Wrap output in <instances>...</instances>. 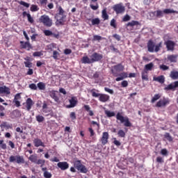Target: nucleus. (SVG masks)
I'll list each match as a JSON object with an SVG mask.
<instances>
[{"label":"nucleus","instance_id":"obj_1","mask_svg":"<svg viewBox=\"0 0 178 178\" xmlns=\"http://www.w3.org/2000/svg\"><path fill=\"white\" fill-rule=\"evenodd\" d=\"M90 92L92 94V97H94L95 98H99V101L100 102H108L109 99H111V96L106 94H102V93H97L95 92V89H92L90 90Z\"/></svg>","mask_w":178,"mask_h":178},{"label":"nucleus","instance_id":"obj_2","mask_svg":"<svg viewBox=\"0 0 178 178\" xmlns=\"http://www.w3.org/2000/svg\"><path fill=\"white\" fill-rule=\"evenodd\" d=\"M162 48V42H160L159 44L155 45V43L150 40L147 42V51L149 52H159Z\"/></svg>","mask_w":178,"mask_h":178},{"label":"nucleus","instance_id":"obj_3","mask_svg":"<svg viewBox=\"0 0 178 178\" xmlns=\"http://www.w3.org/2000/svg\"><path fill=\"white\" fill-rule=\"evenodd\" d=\"M117 120L120 121V123L124 124L125 127H131V122L127 116L124 117L120 113L116 114Z\"/></svg>","mask_w":178,"mask_h":178},{"label":"nucleus","instance_id":"obj_4","mask_svg":"<svg viewBox=\"0 0 178 178\" xmlns=\"http://www.w3.org/2000/svg\"><path fill=\"white\" fill-rule=\"evenodd\" d=\"M163 13H165V15H169L170 13H176L177 15H178V11L172 10L170 8H165L163 11L161 10H158L156 11L153 12L154 16L159 18L163 17Z\"/></svg>","mask_w":178,"mask_h":178},{"label":"nucleus","instance_id":"obj_5","mask_svg":"<svg viewBox=\"0 0 178 178\" xmlns=\"http://www.w3.org/2000/svg\"><path fill=\"white\" fill-rule=\"evenodd\" d=\"M40 23H42L44 26L46 27H51L52 26V19L49 18V16L47 15H43L40 16L39 19Z\"/></svg>","mask_w":178,"mask_h":178},{"label":"nucleus","instance_id":"obj_6","mask_svg":"<svg viewBox=\"0 0 178 178\" xmlns=\"http://www.w3.org/2000/svg\"><path fill=\"white\" fill-rule=\"evenodd\" d=\"M125 26L127 30H129H129L131 31L133 30H138V29H140L138 27L141 26V24L138 21L132 20L128 22L127 24H125Z\"/></svg>","mask_w":178,"mask_h":178},{"label":"nucleus","instance_id":"obj_7","mask_svg":"<svg viewBox=\"0 0 178 178\" xmlns=\"http://www.w3.org/2000/svg\"><path fill=\"white\" fill-rule=\"evenodd\" d=\"M74 168L77 169V170L80 171V173H87L88 170L86 167V165L81 163V161L77 160L74 163Z\"/></svg>","mask_w":178,"mask_h":178},{"label":"nucleus","instance_id":"obj_8","mask_svg":"<svg viewBox=\"0 0 178 178\" xmlns=\"http://www.w3.org/2000/svg\"><path fill=\"white\" fill-rule=\"evenodd\" d=\"M112 8L113 10L115 12L116 15L124 13V10H126V8L123 5V3L115 4Z\"/></svg>","mask_w":178,"mask_h":178},{"label":"nucleus","instance_id":"obj_9","mask_svg":"<svg viewBox=\"0 0 178 178\" xmlns=\"http://www.w3.org/2000/svg\"><path fill=\"white\" fill-rule=\"evenodd\" d=\"M9 162H10L11 163L16 162V163H18V165H20V163H24V157L20 155H16V156L12 155L9 158Z\"/></svg>","mask_w":178,"mask_h":178},{"label":"nucleus","instance_id":"obj_10","mask_svg":"<svg viewBox=\"0 0 178 178\" xmlns=\"http://www.w3.org/2000/svg\"><path fill=\"white\" fill-rule=\"evenodd\" d=\"M170 104L169 98H163L160 99L156 104V108H165L167 105Z\"/></svg>","mask_w":178,"mask_h":178},{"label":"nucleus","instance_id":"obj_11","mask_svg":"<svg viewBox=\"0 0 178 178\" xmlns=\"http://www.w3.org/2000/svg\"><path fill=\"white\" fill-rule=\"evenodd\" d=\"M164 45H165L167 51L173 52L175 51V47H176V42L173 40H168L164 42Z\"/></svg>","mask_w":178,"mask_h":178},{"label":"nucleus","instance_id":"obj_12","mask_svg":"<svg viewBox=\"0 0 178 178\" xmlns=\"http://www.w3.org/2000/svg\"><path fill=\"white\" fill-rule=\"evenodd\" d=\"M92 63H94L95 62H99V60H102V58H104V56L101 54L94 52L91 56Z\"/></svg>","mask_w":178,"mask_h":178},{"label":"nucleus","instance_id":"obj_13","mask_svg":"<svg viewBox=\"0 0 178 178\" xmlns=\"http://www.w3.org/2000/svg\"><path fill=\"white\" fill-rule=\"evenodd\" d=\"M70 104L65 106V108L67 109H70L72 108H74L77 105V97H72L71 99H69Z\"/></svg>","mask_w":178,"mask_h":178},{"label":"nucleus","instance_id":"obj_14","mask_svg":"<svg viewBox=\"0 0 178 178\" xmlns=\"http://www.w3.org/2000/svg\"><path fill=\"white\" fill-rule=\"evenodd\" d=\"M23 105H25V108L26 111H30L31 110V108H33V106L34 105V102L31 98H28L26 100L25 103H23Z\"/></svg>","mask_w":178,"mask_h":178},{"label":"nucleus","instance_id":"obj_15","mask_svg":"<svg viewBox=\"0 0 178 178\" xmlns=\"http://www.w3.org/2000/svg\"><path fill=\"white\" fill-rule=\"evenodd\" d=\"M109 140V134L108 132H103L102 138H100V142L102 145H106Z\"/></svg>","mask_w":178,"mask_h":178},{"label":"nucleus","instance_id":"obj_16","mask_svg":"<svg viewBox=\"0 0 178 178\" xmlns=\"http://www.w3.org/2000/svg\"><path fill=\"white\" fill-rule=\"evenodd\" d=\"M19 99H22V93H17L15 95L14 99L13 101V104H15L17 108H19V106H21L20 102L19 101Z\"/></svg>","mask_w":178,"mask_h":178},{"label":"nucleus","instance_id":"obj_17","mask_svg":"<svg viewBox=\"0 0 178 178\" xmlns=\"http://www.w3.org/2000/svg\"><path fill=\"white\" fill-rule=\"evenodd\" d=\"M55 19H56V22L58 24H60L61 26H63L65 24V19H66V15H55Z\"/></svg>","mask_w":178,"mask_h":178},{"label":"nucleus","instance_id":"obj_18","mask_svg":"<svg viewBox=\"0 0 178 178\" xmlns=\"http://www.w3.org/2000/svg\"><path fill=\"white\" fill-rule=\"evenodd\" d=\"M59 94L58 91L56 90H51L49 92V96L52 99L55 101V102H59Z\"/></svg>","mask_w":178,"mask_h":178},{"label":"nucleus","instance_id":"obj_19","mask_svg":"<svg viewBox=\"0 0 178 178\" xmlns=\"http://www.w3.org/2000/svg\"><path fill=\"white\" fill-rule=\"evenodd\" d=\"M58 168L60 169V170H67V168H69V164L66 161L63 162H58L57 163Z\"/></svg>","mask_w":178,"mask_h":178},{"label":"nucleus","instance_id":"obj_20","mask_svg":"<svg viewBox=\"0 0 178 178\" xmlns=\"http://www.w3.org/2000/svg\"><path fill=\"white\" fill-rule=\"evenodd\" d=\"M176 88H178V81H175L173 83H170L165 88V90L175 91Z\"/></svg>","mask_w":178,"mask_h":178},{"label":"nucleus","instance_id":"obj_21","mask_svg":"<svg viewBox=\"0 0 178 178\" xmlns=\"http://www.w3.org/2000/svg\"><path fill=\"white\" fill-rule=\"evenodd\" d=\"M21 44V48L22 49H27V51H30L31 49V44H30L29 42H20Z\"/></svg>","mask_w":178,"mask_h":178},{"label":"nucleus","instance_id":"obj_22","mask_svg":"<svg viewBox=\"0 0 178 178\" xmlns=\"http://www.w3.org/2000/svg\"><path fill=\"white\" fill-rule=\"evenodd\" d=\"M0 94H10V88L6 87V86H0Z\"/></svg>","mask_w":178,"mask_h":178},{"label":"nucleus","instance_id":"obj_23","mask_svg":"<svg viewBox=\"0 0 178 178\" xmlns=\"http://www.w3.org/2000/svg\"><path fill=\"white\" fill-rule=\"evenodd\" d=\"M118 76H120L117 77L115 81H122V80H124V79H127V77H129V74H127V72H122L119 74Z\"/></svg>","mask_w":178,"mask_h":178},{"label":"nucleus","instance_id":"obj_24","mask_svg":"<svg viewBox=\"0 0 178 178\" xmlns=\"http://www.w3.org/2000/svg\"><path fill=\"white\" fill-rule=\"evenodd\" d=\"M33 144L35 147H45V145L44 144L43 141L41 140L40 138H35L33 140Z\"/></svg>","mask_w":178,"mask_h":178},{"label":"nucleus","instance_id":"obj_25","mask_svg":"<svg viewBox=\"0 0 178 178\" xmlns=\"http://www.w3.org/2000/svg\"><path fill=\"white\" fill-rule=\"evenodd\" d=\"M167 59L169 60V62H170V63H176V62H177V55H168Z\"/></svg>","mask_w":178,"mask_h":178},{"label":"nucleus","instance_id":"obj_26","mask_svg":"<svg viewBox=\"0 0 178 178\" xmlns=\"http://www.w3.org/2000/svg\"><path fill=\"white\" fill-rule=\"evenodd\" d=\"M154 81H158V83H161V84H163L165 83V76L163 75H161L159 76H154L153 77Z\"/></svg>","mask_w":178,"mask_h":178},{"label":"nucleus","instance_id":"obj_27","mask_svg":"<svg viewBox=\"0 0 178 178\" xmlns=\"http://www.w3.org/2000/svg\"><path fill=\"white\" fill-rule=\"evenodd\" d=\"M83 108L86 112H88L89 116H94V111L91 110L90 105L84 104Z\"/></svg>","mask_w":178,"mask_h":178},{"label":"nucleus","instance_id":"obj_28","mask_svg":"<svg viewBox=\"0 0 178 178\" xmlns=\"http://www.w3.org/2000/svg\"><path fill=\"white\" fill-rule=\"evenodd\" d=\"M81 62L82 63H84L85 65L87 64V63L88 65H90V63H92V61L91 58L90 59V58H88V56H83L81 58Z\"/></svg>","mask_w":178,"mask_h":178},{"label":"nucleus","instance_id":"obj_29","mask_svg":"<svg viewBox=\"0 0 178 178\" xmlns=\"http://www.w3.org/2000/svg\"><path fill=\"white\" fill-rule=\"evenodd\" d=\"M113 69L116 72H123L124 70V66H123V65L120 63L117 65H114Z\"/></svg>","mask_w":178,"mask_h":178},{"label":"nucleus","instance_id":"obj_30","mask_svg":"<svg viewBox=\"0 0 178 178\" xmlns=\"http://www.w3.org/2000/svg\"><path fill=\"white\" fill-rule=\"evenodd\" d=\"M11 115H12L13 118H20V116H22V113L19 110H14L12 112Z\"/></svg>","mask_w":178,"mask_h":178},{"label":"nucleus","instance_id":"obj_31","mask_svg":"<svg viewBox=\"0 0 178 178\" xmlns=\"http://www.w3.org/2000/svg\"><path fill=\"white\" fill-rule=\"evenodd\" d=\"M102 17L104 20H108L109 19V15L106 12V8H104L102 11Z\"/></svg>","mask_w":178,"mask_h":178},{"label":"nucleus","instance_id":"obj_32","mask_svg":"<svg viewBox=\"0 0 178 178\" xmlns=\"http://www.w3.org/2000/svg\"><path fill=\"white\" fill-rule=\"evenodd\" d=\"M170 77L172 79V80H177L178 79V72L177 71H172L170 74Z\"/></svg>","mask_w":178,"mask_h":178},{"label":"nucleus","instance_id":"obj_33","mask_svg":"<svg viewBox=\"0 0 178 178\" xmlns=\"http://www.w3.org/2000/svg\"><path fill=\"white\" fill-rule=\"evenodd\" d=\"M105 115L107 116V118H113V116H115L116 114L113 111H111L108 110H106L104 111Z\"/></svg>","mask_w":178,"mask_h":178},{"label":"nucleus","instance_id":"obj_34","mask_svg":"<svg viewBox=\"0 0 178 178\" xmlns=\"http://www.w3.org/2000/svg\"><path fill=\"white\" fill-rule=\"evenodd\" d=\"M142 80H145V81H148V71H143L142 73Z\"/></svg>","mask_w":178,"mask_h":178},{"label":"nucleus","instance_id":"obj_35","mask_svg":"<svg viewBox=\"0 0 178 178\" xmlns=\"http://www.w3.org/2000/svg\"><path fill=\"white\" fill-rule=\"evenodd\" d=\"M35 120L38 122V123H42V122L45 120V118L41 115H38L35 116Z\"/></svg>","mask_w":178,"mask_h":178},{"label":"nucleus","instance_id":"obj_36","mask_svg":"<svg viewBox=\"0 0 178 178\" xmlns=\"http://www.w3.org/2000/svg\"><path fill=\"white\" fill-rule=\"evenodd\" d=\"M153 67H154V63H149V64L145 65V70L146 72H148V70H152Z\"/></svg>","mask_w":178,"mask_h":178},{"label":"nucleus","instance_id":"obj_37","mask_svg":"<svg viewBox=\"0 0 178 178\" xmlns=\"http://www.w3.org/2000/svg\"><path fill=\"white\" fill-rule=\"evenodd\" d=\"M30 10L31 12H38V10H40V8H38V6L33 4L31 6Z\"/></svg>","mask_w":178,"mask_h":178},{"label":"nucleus","instance_id":"obj_38","mask_svg":"<svg viewBox=\"0 0 178 178\" xmlns=\"http://www.w3.org/2000/svg\"><path fill=\"white\" fill-rule=\"evenodd\" d=\"M118 137H120L121 138H124L126 137V133L123 129H120L118 132Z\"/></svg>","mask_w":178,"mask_h":178},{"label":"nucleus","instance_id":"obj_39","mask_svg":"<svg viewBox=\"0 0 178 178\" xmlns=\"http://www.w3.org/2000/svg\"><path fill=\"white\" fill-rule=\"evenodd\" d=\"M164 138H166V140L170 143H172V141H173V138L172 137V136H170V134L169 133H166L164 135Z\"/></svg>","mask_w":178,"mask_h":178},{"label":"nucleus","instance_id":"obj_40","mask_svg":"<svg viewBox=\"0 0 178 178\" xmlns=\"http://www.w3.org/2000/svg\"><path fill=\"white\" fill-rule=\"evenodd\" d=\"M159 98H161V95L159 94L154 95V96L152 97L151 100L152 104H154V102H156V101H158Z\"/></svg>","mask_w":178,"mask_h":178},{"label":"nucleus","instance_id":"obj_41","mask_svg":"<svg viewBox=\"0 0 178 178\" xmlns=\"http://www.w3.org/2000/svg\"><path fill=\"white\" fill-rule=\"evenodd\" d=\"M29 161H31V162H33V163H36L37 162V156L35 155H31L29 158Z\"/></svg>","mask_w":178,"mask_h":178},{"label":"nucleus","instance_id":"obj_42","mask_svg":"<svg viewBox=\"0 0 178 178\" xmlns=\"http://www.w3.org/2000/svg\"><path fill=\"white\" fill-rule=\"evenodd\" d=\"M36 165H40V168H42V166H44V165H45V160H42V159H38L36 160Z\"/></svg>","mask_w":178,"mask_h":178},{"label":"nucleus","instance_id":"obj_43","mask_svg":"<svg viewBox=\"0 0 178 178\" xmlns=\"http://www.w3.org/2000/svg\"><path fill=\"white\" fill-rule=\"evenodd\" d=\"M100 23H101V20H99V18H95L92 19V26L98 25Z\"/></svg>","mask_w":178,"mask_h":178},{"label":"nucleus","instance_id":"obj_44","mask_svg":"<svg viewBox=\"0 0 178 178\" xmlns=\"http://www.w3.org/2000/svg\"><path fill=\"white\" fill-rule=\"evenodd\" d=\"M160 154L161 155H163V156H168V155H169V152H168L167 149H162Z\"/></svg>","mask_w":178,"mask_h":178},{"label":"nucleus","instance_id":"obj_45","mask_svg":"<svg viewBox=\"0 0 178 178\" xmlns=\"http://www.w3.org/2000/svg\"><path fill=\"white\" fill-rule=\"evenodd\" d=\"M38 88H39V90H45V83H44L43 82H39L38 83Z\"/></svg>","mask_w":178,"mask_h":178},{"label":"nucleus","instance_id":"obj_46","mask_svg":"<svg viewBox=\"0 0 178 178\" xmlns=\"http://www.w3.org/2000/svg\"><path fill=\"white\" fill-rule=\"evenodd\" d=\"M101 40H103V38H102V36L98 35H93L92 41H101Z\"/></svg>","mask_w":178,"mask_h":178},{"label":"nucleus","instance_id":"obj_47","mask_svg":"<svg viewBox=\"0 0 178 178\" xmlns=\"http://www.w3.org/2000/svg\"><path fill=\"white\" fill-rule=\"evenodd\" d=\"M64 13H65V10H63V8H62L61 6H60L58 8V13L57 14H56V15L60 16V15H63Z\"/></svg>","mask_w":178,"mask_h":178},{"label":"nucleus","instance_id":"obj_48","mask_svg":"<svg viewBox=\"0 0 178 178\" xmlns=\"http://www.w3.org/2000/svg\"><path fill=\"white\" fill-rule=\"evenodd\" d=\"M59 52H58L57 51H53V58L54 59L58 60L59 59Z\"/></svg>","mask_w":178,"mask_h":178},{"label":"nucleus","instance_id":"obj_49","mask_svg":"<svg viewBox=\"0 0 178 178\" xmlns=\"http://www.w3.org/2000/svg\"><path fill=\"white\" fill-rule=\"evenodd\" d=\"M44 178H51L52 177V174L48 171H45L43 174Z\"/></svg>","mask_w":178,"mask_h":178},{"label":"nucleus","instance_id":"obj_50","mask_svg":"<svg viewBox=\"0 0 178 178\" xmlns=\"http://www.w3.org/2000/svg\"><path fill=\"white\" fill-rule=\"evenodd\" d=\"M131 17H130V15L127 14L122 18V22H129V20H131Z\"/></svg>","mask_w":178,"mask_h":178},{"label":"nucleus","instance_id":"obj_51","mask_svg":"<svg viewBox=\"0 0 178 178\" xmlns=\"http://www.w3.org/2000/svg\"><path fill=\"white\" fill-rule=\"evenodd\" d=\"M110 26H111V27H113V29H116V27H117L116 19H111V21L110 22Z\"/></svg>","mask_w":178,"mask_h":178},{"label":"nucleus","instance_id":"obj_52","mask_svg":"<svg viewBox=\"0 0 178 178\" xmlns=\"http://www.w3.org/2000/svg\"><path fill=\"white\" fill-rule=\"evenodd\" d=\"M156 161L157 162V163H163V162H165L163 158L161 156H157L156 159Z\"/></svg>","mask_w":178,"mask_h":178},{"label":"nucleus","instance_id":"obj_53","mask_svg":"<svg viewBox=\"0 0 178 178\" xmlns=\"http://www.w3.org/2000/svg\"><path fill=\"white\" fill-rule=\"evenodd\" d=\"M19 4L22 5V6H24L25 8H30V3L25 1H19Z\"/></svg>","mask_w":178,"mask_h":178},{"label":"nucleus","instance_id":"obj_54","mask_svg":"<svg viewBox=\"0 0 178 178\" xmlns=\"http://www.w3.org/2000/svg\"><path fill=\"white\" fill-rule=\"evenodd\" d=\"M0 148L6 149V143H3V140H0Z\"/></svg>","mask_w":178,"mask_h":178},{"label":"nucleus","instance_id":"obj_55","mask_svg":"<svg viewBox=\"0 0 178 178\" xmlns=\"http://www.w3.org/2000/svg\"><path fill=\"white\" fill-rule=\"evenodd\" d=\"M159 68L161 69V70H169V66L165 65H161L159 66Z\"/></svg>","mask_w":178,"mask_h":178},{"label":"nucleus","instance_id":"obj_56","mask_svg":"<svg viewBox=\"0 0 178 178\" xmlns=\"http://www.w3.org/2000/svg\"><path fill=\"white\" fill-rule=\"evenodd\" d=\"M128 86H129V82L127 81H122L121 82V87H122L123 88H125Z\"/></svg>","mask_w":178,"mask_h":178},{"label":"nucleus","instance_id":"obj_57","mask_svg":"<svg viewBox=\"0 0 178 178\" xmlns=\"http://www.w3.org/2000/svg\"><path fill=\"white\" fill-rule=\"evenodd\" d=\"M44 35H47V37H49V35H52L53 33L52 31L49 30H44Z\"/></svg>","mask_w":178,"mask_h":178},{"label":"nucleus","instance_id":"obj_58","mask_svg":"<svg viewBox=\"0 0 178 178\" xmlns=\"http://www.w3.org/2000/svg\"><path fill=\"white\" fill-rule=\"evenodd\" d=\"M24 63L25 65V67H32L33 66V63L30 61H24Z\"/></svg>","mask_w":178,"mask_h":178},{"label":"nucleus","instance_id":"obj_59","mask_svg":"<svg viewBox=\"0 0 178 178\" xmlns=\"http://www.w3.org/2000/svg\"><path fill=\"white\" fill-rule=\"evenodd\" d=\"M29 88H31V90H36L37 85H35V83L29 84Z\"/></svg>","mask_w":178,"mask_h":178},{"label":"nucleus","instance_id":"obj_60","mask_svg":"<svg viewBox=\"0 0 178 178\" xmlns=\"http://www.w3.org/2000/svg\"><path fill=\"white\" fill-rule=\"evenodd\" d=\"M104 91H106V92H108V94H111V95H113V93H114L113 90L110 89L108 88H104Z\"/></svg>","mask_w":178,"mask_h":178},{"label":"nucleus","instance_id":"obj_61","mask_svg":"<svg viewBox=\"0 0 178 178\" xmlns=\"http://www.w3.org/2000/svg\"><path fill=\"white\" fill-rule=\"evenodd\" d=\"M70 118H71L72 120H76V113L74 112L70 113Z\"/></svg>","mask_w":178,"mask_h":178},{"label":"nucleus","instance_id":"obj_62","mask_svg":"<svg viewBox=\"0 0 178 178\" xmlns=\"http://www.w3.org/2000/svg\"><path fill=\"white\" fill-rule=\"evenodd\" d=\"M64 54H65V55H70V54H72V49H65L64 50Z\"/></svg>","mask_w":178,"mask_h":178},{"label":"nucleus","instance_id":"obj_63","mask_svg":"<svg viewBox=\"0 0 178 178\" xmlns=\"http://www.w3.org/2000/svg\"><path fill=\"white\" fill-rule=\"evenodd\" d=\"M28 22H29V23H31V24H33V23H34V19H33L32 17H31V15H28Z\"/></svg>","mask_w":178,"mask_h":178},{"label":"nucleus","instance_id":"obj_64","mask_svg":"<svg viewBox=\"0 0 178 178\" xmlns=\"http://www.w3.org/2000/svg\"><path fill=\"white\" fill-rule=\"evenodd\" d=\"M113 38H115V40H116L117 41H120L121 37H120V35H119L118 34L115 33L114 35H113Z\"/></svg>","mask_w":178,"mask_h":178}]
</instances>
